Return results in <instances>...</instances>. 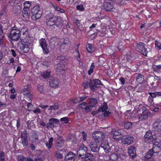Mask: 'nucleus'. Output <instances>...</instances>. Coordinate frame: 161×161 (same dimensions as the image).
Here are the masks:
<instances>
[{
	"label": "nucleus",
	"mask_w": 161,
	"mask_h": 161,
	"mask_svg": "<svg viewBox=\"0 0 161 161\" xmlns=\"http://www.w3.org/2000/svg\"><path fill=\"white\" fill-rule=\"evenodd\" d=\"M89 103L91 106L94 107L97 103V100L95 98H91L89 99Z\"/></svg>",
	"instance_id": "c9c22d12"
},
{
	"label": "nucleus",
	"mask_w": 161,
	"mask_h": 161,
	"mask_svg": "<svg viewBox=\"0 0 161 161\" xmlns=\"http://www.w3.org/2000/svg\"><path fill=\"white\" fill-rule=\"evenodd\" d=\"M55 156L57 158L61 159L63 157V155L58 152L56 151L55 153Z\"/></svg>",
	"instance_id": "603ef678"
},
{
	"label": "nucleus",
	"mask_w": 161,
	"mask_h": 161,
	"mask_svg": "<svg viewBox=\"0 0 161 161\" xmlns=\"http://www.w3.org/2000/svg\"><path fill=\"white\" fill-rule=\"evenodd\" d=\"M53 138L51 137L49 139L48 142H47L46 143V146L48 149H50L52 148L53 145Z\"/></svg>",
	"instance_id": "4c0bfd02"
},
{
	"label": "nucleus",
	"mask_w": 161,
	"mask_h": 161,
	"mask_svg": "<svg viewBox=\"0 0 161 161\" xmlns=\"http://www.w3.org/2000/svg\"><path fill=\"white\" fill-rule=\"evenodd\" d=\"M137 122L131 123L128 121H125L124 124V126L125 128L128 129L130 128L132 126V124L136 123Z\"/></svg>",
	"instance_id": "58836bf2"
},
{
	"label": "nucleus",
	"mask_w": 161,
	"mask_h": 161,
	"mask_svg": "<svg viewBox=\"0 0 161 161\" xmlns=\"http://www.w3.org/2000/svg\"><path fill=\"white\" fill-rule=\"evenodd\" d=\"M95 66L93 63L91 64L90 69L88 71V74L89 75H90L93 73Z\"/></svg>",
	"instance_id": "c03bdc74"
},
{
	"label": "nucleus",
	"mask_w": 161,
	"mask_h": 161,
	"mask_svg": "<svg viewBox=\"0 0 161 161\" xmlns=\"http://www.w3.org/2000/svg\"><path fill=\"white\" fill-rule=\"evenodd\" d=\"M104 9L107 11H110L113 8V2L111 0H106L103 4Z\"/></svg>",
	"instance_id": "9d476101"
},
{
	"label": "nucleus",
	"mask_w": 161,
	"mask_h": 161,
	"mask_svg": "<svg viewBox=\"0 0 161 161\" xmlns=\"http://www.w3.org/2000/svg\"><path fill=\"white\" fill-rule=\"evenodd\" d=\"M148 93L150 95L149 97H151L153 99V98H155L157 97L155 92L154 93L149 92Z\"/></svg>",
	"instance_id": "69168bd1"
},
{
	"label": "nucleus",
	"mask_w": 161,
	"mask_h": 161,
	"mask_svg": "<svg viewBox=\"0 0 161 161\" xmlns=\"http://www.w3.org/2000/svg\"><path fill=\"white\" fill-rule=\"evenodd\" d=\"M90 82H89L88 81H86L84 82L83 86L85 89H87L88 86H89Z\"/></svg>",
	"instance_id": "e2e57ef3"
},
{
	"label": "nucleus",
	"mask_w": 161,
	"mask_h": 161,
	"mask_svg": "<svg viewBox=\"0 0 161 161\" xmlns=\"http://www.w3.org/2000/svg\"><path fill=\"white\" fill-rule=\"evenodd\" d=\"M20 38L21 40H25L26 41H28L30 38L29 35V31L20 34Z\"/></svg>",
	"instance_id": "a878e982"
},
{
	"label": "nucleus",
	"mask_w": 161,
	"mask_h": 161,
	"mask_svg": "<svg viewBox=\"0 0 161 161\" xmlns=\"http://www.w3.org/2000/svg\"><path fill=\"white\" fill-rule=\"evenodd\" d=\"M103 116L105 117H108L109 115L111 114V113L109 111H105L103 112Z\"/></svg>",
	"instance_id": "052dcab7"
},
{
	"label": "nucleus",
	"mask_w": 161,
	"mask_h": 161,
	"mask_svg": "<svg viewBox=\"0 0 161 161\" xmlns=\"http://www.w3.org/2000/svg\"><path fill=\"white\" fill-rule=\"evenodd\" d=\"M152 130L155 134H158L161 131V123L159 119H156L153 123Z\"/></svg>",
	"instance_id": "6e6552de"
},
{
	"label": "nucleus",
	"mask_w": 161,
	"mask_h": 161,
	"mask_svg": "<svg viewBox=\"0 0 161 161\" xmlns=\"http://www.w3.org/2000/svg\"><path fill=\"white\" fill-rule=\"evenodd\" d=\"M86 49L89 53L93 52L95 50V48L93 45L88 44L86 46Z\"/></svg>",
	"instance_id": "a19ab883"
},
{
	"label": "nucleus",
	"mask_w": 161,
	"mask_h": 161,
	"mask_svg": "<svg viewBox=\"0 0 161 161\" xmlns=\"http://www.w3.org/2000/svg\"><path fill=\"white\" fill-rule=\"evenodd\" d=\"M118 156L115 153H112L110 156V159L112 161H115L118 158Z\"/></svg>",
	"instance_id": "a18cd8bd"
},
{
	"label": "nucleus",
	"mask_w": 161,
	"mask_h": 161,
	"mask_svg": "<svg viewBox=\"0 0 161 161\" xmlns=\"http://www.w3.org/2000/svg\"><path fill=\"white\" fill-rule=\"evenodd\" d=\"M123 142L125 144L129 145L133 142V137L128 135H125L123 137Z\"/></svg>",
	"instance_id": "dca6fc26"
},
{
	"label": "nucleus",
	"mask_w": 161,
	"mask_h": 161,
	"mask_svg": "<svg viewBox=\"0 0 161 161\" xmlns=\"http://www.w3.org/2000/svg\"><path fill=\"white\" fill-rule=\"evenodd\" d=\"M56 16H53L47 19L46 23L47 25L50 27H53V28H55Z\"/></svg>",
	"instance_id": "9b49d317"
},
{
	"label": "nucleus",
	"mask_w": 161,
	"mask_h": 161,
	"mask_svg": "<svg viewBox=\"0 0 161 161\" xmlns=\"http://www.w3.org/2000/svg\"><path fill=\"white\" fill-rule=\"evenodd\" d=\"M136 114V113H134L133 112H130V111H127L125 113V115L126 116L128 117V119H133L135 117Z\"/></svg>",
	"instance_id": "cd10ccee"
},
{
	"label": "nucleus",
	"mask_w": 161,
	"mask_h": 161,
	"mask_svg": "<svg viewBox=\"0 0 161 161\" xmlns=\"http://www.w3.org/2000/svg\"><path fill=\"white\" fill-rule=\"evenodd\" d=\"M25 159V158L23 156L20 155L19 156L18 158V161H24Z\"/></svg>",
	"instance_id": "680f3d73"
},
{
	"label": "nucleus",
	"mask_w": 161,
	"mask_h": 161,
	"mask_svg": "<svg viewBox=\"0 0 161 161\" xmlns=\"http://www.w3.org/2000/svg\"><path fill=\"white\" fill-rule=\"evenodd\" d=\"M40 45L42 48L43 53L44 54H47L49 52L48 44L45 39L42 38L39 41Z\"/></svg>",
	"instance_id": "1a4fd4ad"
},
{
	"label": "nucleus",
	"mask_w": 161,
	"mask_h": 161,
	"mask_svg": "<svg viewBox=\"0 0 161 161\" xmlns=\"http://www.w3.org/2000/svg\"><path fill=\"white\" fill-rule=\"evenodd\" d=\"M32 14L31 18L34 20H36L42 16V8L38 4L33 7L31 9Z\"/></svg>",
	"instance_id": "f257e3e1"
},
{
	"label": "nucleus",
	"mask_w": 161,
	"mask_h": 161,
	"mask_svg": "<svg viewBox=\"0 0 161 161\" xmlns=\"http://www.w3.org/2000/svg\"><path fill=\"white\" fill-rule=\"evenodd\" d=\"M57 62H58V63L61 64H64V63L67 61V59L65 58V56H58L57 58Z\"/></svg>",
	"instance_id": "c85d7f7f"
},
{
	"label": "nucleus",
	"mask_w": 161,
	"mask_h": 161,
	"mask_svg": "<svg viewBox=\"0 0 161 161\" xmlns=\"http://www.w3.org/2000/svg\"><path fill=\"white\" fill-rule=\"evenodd\" d=\"M108 107L107 106V104L106 102H104L103 104L102 105L100 106L98 108L100 112L103 113L105 111H107L108 109Z\"/></svg>",
	"instance_id": "c756f323"
},
{
	"label": "nucleus",
	"mask_w": 161,
	"mask_h": 161,
	"mask_svg": "<svg viewBox=\"0 0 161 161\" xmlns=\"http://www.w3.org/2000/svg\"><path fill=\"white\" fill-rule=\"evenodd\" d=\"M128 153L130 156L132 158L136 157V150L135 147L133 146L130 147L128 149Z\"/></svg>",
	"instance_id": "5701e85b"
},
{
	"label": "nucleus",
	"mask_w": 161,
	"mask_h": 161,
	"mask_svg": "<svg viewBox=\"0 0 161 161\" xmlns=\"http://www.w3.org/2000/svg\"><path fill=\"white\" fill-rule=\"evenodd\" d=\"M151 150H153V152L154 153H159L161 150V146H160L159 144L158 146L153 145V148L152 149H151Z\"/></svg>",
	"instance_id": "473e14b6"
},
{
	"label": "nucleus",
	"mask_w": 161,
	"mask_h": 161,
	"mask_svg": "<svg viewBox=\"0 0 161 161\" xmlns=\"http://www.w3.org/2000/svg\"><path fill=\"white\" fill-rule=\"evenodd\" d=\"M155 47L157 49H158L159 50L161 49V44L157 41H155Z\"/></svg>",
	"instance_id": "864d4df0"
},
{
	"label": "nucleus",
	"mask_w": 161,
	"mask_h": 161,
	"mask_svg": "<svg viewBox=\"0 0 161 161\" xmlns=\"http://www.w3.org/2000/svg\"><path fill=\"white\" fill-rule=\"evenodd\" d=\"M134 46L139 52L145 56H147L148 52L144 43L141 42L136 43L134 44Z\"/></svg>",
	"instance_id": "7ed1b4c3"
},
{
	"label": "nucleus",
	"mask_w": 161,
	"mask_h": 161,
	"mask_svg": "<svg viewBox=\"0 0 161 161\" xmlns=\"http://www.w3.org/2000/svg\"><path fill=\"white\" fill-rule=\"evenodd\" d=\"M27 108L29 110H31L33 107V105L30 103H27Z\"/></svg>",
	"instance_id": "0e129e2a"
},
{
	"label": "nucleus",
	"mask_w": 161,
	"mask_h": 161,
	"mask_svg": "<svg viewBox=\"0 0 161 161\" xmlns=\"http://www.w3.org/2000/svg\"><path fill=\"white\" fill-rule=\"evenodd\" d=\"M64 64L58 63L56 68V71L58 74H63L64 72Z\"/></svg>",
	"instance_id": "393cba45"
},
{
	"label": "nucleus",
	"mask_w": 161,
	"mask_h": 161,
	"mask_svg": "<svg viewBox=\"0 0 161 161\" xmlns=\"http://www.w3.org/2000/svg\"><path fill=\"white\" fill-rule=\"evenodd\" d=\"M20 34L22 33H24L25 32H26L29 31V29L25 25L23 26L22 28H21L20 30H19Z\"/></svg>",
	"instance_id": "49530a36"
},
{
	"label": "nucleus",
	"mask_w": 161,
	"mask_h": 161,
	"mask_svg": "<svg viewBox=\"0 0 161 161\" xmlns=\"http://www.w3.org/2000/svg\"><path fill=\"white\" fill-rule=\"evenodd\" d=\"M56 26L61 27L63 25L64 20L62 18L59 16H56Z\"/></svg>",
	"instance_id": "b1692460"
},
{
	"label": "nucleus",
	"mask_w": 161,
	"mask_h": 161,
	"mask_svg": "<svg viewBox=\"0 0 161 161\" xmlns=\"http://www.w3.org/2000/svg\"><path fill=\"white\" fill-rule=\"evenodd\" d=\"M105 137L103 133L100 131L94 132L92 134V138L94 141L99 143L102 141Z\"/></svg>",
	"instance_id": "423d86ee"
},
{
	"label": "nucleus",
	"mask_w": 161,
	"mask_h": 161,
	"mask_svg": "<svg viewBox=\"0 0 161 161\" xmlns=\"http://www.w3.org/2000/svg\"><path fill=\"white\" fill-rule=\"evenodd\" d=\"M58 108V105L57 104H54L53 105L50 106V108L48 109L49 110H50L51 112L52 110H57Z\"/></svg>",
	"instance_id": "09e8293b"
},
{
	"label": "nucleus",
	"mask_w": 161,
	"mask_h": 161,
	"mask_svg": "<svg viewBox=\"0 0 161 161\" xmlns=\"http://www.w3.org/2000/svg\"><path fill=\"white\" fill-rule=\"evenodd\" d=\"M137 56V54L134 52H129L127 54L126 59L127 61H129L131 59L132 60L135 59Z\"/></svg>",
	"instance_id": "4be33fe9"
},
{
	"label": "nucleus",
	"mask_w": 161,
	"mask_h": 161,
	"mask_svg": "<svg viewBox=\"0 0 161 161\" xmlns=\"http://www.w3.org/2000/svg\"><path fill=\"white\" fill-rule=\"evenodd\" d=\"M149 114L150 113L148 110H144L143 111L141 115L139 118V120L140 121L147 119Z\"/></svg>",
	"instance_id": "6ab92c4d"
},
{
	"label": "nucleus",
	"mask_w": 161,
	"mask_h": 161,
	"mask_svg": "<svg viewBox=\"0 0 161 161\" xmlns=\"http://www.w3.org/2000/svg\"><path fill=\"white\" fill-rule=\"evenodd\" d=\"M8 36L12 41H19L20 38V31L18 27L16 26L13 27L11 29L10 33L8 35Z\"/></svg>",
	"instance_id": "f03ea898"
},
{
	"label": "nucleus",
	"mask_w": 161,
	"mask_h": 161,
	"mask_svg": "<svg viewBox=\"0 0 161 161\" xmlns=\"http://www.w3.org/2000/svg\"><path fill=\"white\" fill-rule=\"evenodd\" d=\"M153 143V145L156 146L160 145L161 146V142L160 139L156 137V136H154L151 141Z\"/></svg>",
	"instance_id": "f704fd0d"
},
{
	"label": "nucleus",
	"mask_w": 161,
	"mask_h": 161,
	"mask_svg": "<svg viewBox=\"0 0 161 161\" xmlns=\"http://www.w3.org/2000/svg\"><path fill=\"white\" fill-rule=\"evenodd\" d=\"M29 10H23L22 11V15L24 17L26 18H28L30 14L29 13Z\"/></svg>",
	"instance_id": "37998d69"
},
{
	"label": "nucleus",
	"mask_w": 161,
	"mask_h": 161,
	"mask_svg": "<svg viewBox=\"0 0 161 161\" xmlns=\"http://www.w3.org/2000/svg\"><path fill=\"white\" fill-rule=\"evenodd\" d=\"M64 145V141L61 138L57 139L56 144V148L57 150L62 151L60 148H63Z\"/></svg>",
	"instance_id": "2eb2a0df"
},
{
	"label": "nucleus",
	"mask_w": 161,
	"mask_h": 161,
	"mask_svg": "<svg viewBox=\"0 0 161 161\" xmlns=\"http://www.w3.org/2000/svg\"><path fill=\"white\" fill-rule=\"evenodd\" d=\"M21 143L23 146L27 147L28 145L27 134L24 132L22 133L21 134Z\"/></svg>",
	"instance_id": "ddd939ff"
},
{
	"label": "nucleus",
	"mask_w": 161,
	"mask_h": 161,
	"mask_svg": "<svg viewBox=\"0 0 161 161\" xmlns=\"http://www.w3.org/2000/svg\"><path fill=\"white\" fill-rule=\"evenodd\" d=\"M87 98V96L86 97L83 96L82 97H79V99H79V102H82L84 101L85 99H86Z\"/></svg>",
	"instance_id": "338daca9"
},
{
	"label": "nucleus",
	"mask_w": 161,
	"mask_h": 161,
	"mask_svg": "<svg viewBox=\"0 0 161 161\" xmlns=\"http://www.w3.org/2000/svg\"><path fill=\"white\" fill-rule=\"evenodd\" d=\"M137 82L139 84H141L144 81V76L143 75L140 74H137L136 78Z\"/></svg>",
	"instance_id": "2f4dec72"
},
{
	"label": "nucleus",
	"mask_w": 161,
	"mask_h": 161,
	"mask_svg": "<svg viewBox=\"0 0 161 161\" xmlns=\"http://www.w3.org/2000/svg\"><path fill=\"white\" fill-rule=\"evenodd\" d=\"M100 80L95 79L92 80H90L89 87L92 91L94 92L100 87V86L102 85Z\"/></svg>",
	"instance_id": "20e7f679"
},
{
	"label": "nucleus",
	"mask_w": 161,
	"mask_h": 161,
	"mask_svg": "<svg viewBox=\"0 0 161 161\" xmlns=\"http://www.w3.org/2000/svg\"><path fill=\"white\" fill-rule=\"evenodd\" d=\"M101 147L103 149L106 153H109L110 151V147L108 144V143L107 142H103L101 145Z\"/></svg>",
	"instance_id": "412c9836"
},
{
	"label": "nucleus",
	"mask_w": 161,
	"mask_h": 161,
	"mask_svg": "<svg viewBox=\"0 0 161 161\" xmlns=\"http://www.w3.org/2000/svg\"><path fill=\"white\" fill-rule=\"evenodd\" d=\"M161 69V65H158L155 66V67H154V71H158L160 69Z\"/></svg>",
	"instance_id": "774afa93"
},
{
	"label": "nucleus",
	"mask_w": 161,
	"mask_h": 161,
	"mask_svg": "<svg viewBox=\"0 0 161 161\" xmlns=\"http://www.w3.org/2000/svg\"><path fill=\"white\" fill-rule=\"evenodd\" d=\"M18 47L19 48L21 51L24 53H27L30 50L28 43L26 41L21 40L19 41L18 43Z\"/></svg>",
	"instance_id": "39448f33"
},
{
	"label": "nucleus",
	"mask_w": 161,
	"mask_h": 161,
	"mask_svg": "<svg viewBox=\"0 0 161 161\" xmlns=\"http://www.w3.org/2000/svg\"><path fill=\"white\" fill-rule=\"evenodd\" d=\"M153 153H154L153 152V150H151V149L149 150L146 153L145 156V159H148L151 158Z\"/></svg>",
	"instance_id": "ea45409f"
},
{
	"label": "nucleus",
	"mask_w": 161,
	"mask_h": 161,
	"mask_svg": "<svg viewBox=\"0 0 161 161\" xmlns=\"http://www.w3.org/2000/svg\"><path fill=\"white\" fill-rule=\"evenodd\" d=\"M51 72L49 71H46L44 72L41 73V75L45 79H47L50 77Z\"/></svg>",
	"instance_id": "72a5a7b5"
},
{
	"label": "nucleus",
	"mask_w": 161,
	"mask_h": 161,
	"mask_svg": "<svg viewBox=\"0 0 161 161\" xmlns=\"http://www.w3.org/2000/svg\"><path fill=\"white\" fill-rule=\"evenodd\" d=\"M91 150L94 152H97L98 151L100 147L99 143L95 141H92L89 145Z\"/></svg>",
	"instance_id": "f8f14e48"
},
{
	"label": "nucleus",
	"mask_w": 161,
	"mask_h": 161,
	"mask_svg": "<svg viewBox=\"0 0 161 161\" xmlns=\"http://www.w3.org/2000/svg\"><path fill=\"white\" fill-rule=\"evenodd\" d=\"M154 136H153L151 132L149 131L146 132L144 136V139L146 142H150V141H152Z\"/></svg>",
	"instance_id": "f3484780"
},
{
	"label": "nucleus",
	"mask_w": 161,
	"mask_h": 161,
	"mask_svg": "<svg viewBox=\"0 0 161 161\" xmlns=\"http://www.w3.org/2000/svg\"><path fill=\"white\" fill-rule=\"evenodd\" d=\"M147 106L149 107H155V104L153 103V99L151 97H148V99Z\"/></svg>",
	"instance_id": "e433bc0d"
},
{
	"label": "nucleus",
	"mask_w": 161,
	"mask_h": 161,
	"mask_svg": "<svg viewBox=\"0 0 161 161\" xmlns=\"http://www.w3.org/2000/svg\"><path fill=\"white\" fill-rule=\"evenodd\" d=\"M49 122L51 125L54 126L55 124L58 123L59 122L58 120L55 118H51L49 119Z\"/></svg>",
	"instance_id": "79ce46f5"
},
{
	"label": "nucleus",
	"mask_w": 161,
	"mask_h": 161,
	"mask_svg": "<svg viewBox=\"0 0 161 161\" xmlns=\"http://www.w3.org/2000/svg\"><path fill=\"white\" fill-rule=\"evenodd\" d=\"M5 160L4 153L3 151H0V161H5Z\"/></svg>",
	"instance_id": "8fccbe9b"
},
{
	"label": "nucleus",
	"mask_w": 161,
	"mask_h": 161,
	"mask_svg": "<svg viewBox=\"0 0 161 161\" xmlns=\"http://www.w3.org/2000/svg\"><path fill=\"white\" fill-rule=\"evenodd\" d=\"M31 142H34L38 139V135L36 131H34L31 136Z\"/></svg>",
	"instance_id": "7c9ffc66"
},
{
	"label": "nucleus",
	"mask_w": 161,
	"mask_h": 161,
	"mask_svg": "<svg viewBox=\"0 0 161 161\" xmlns=\"http://www.w3.org/2000/svg\"><path fill=\"white\" fill-rule=\"evenodd\" d=\"M87 151V147L84 145H82L80 147L77 152V154L79 155V160L80 161L82 160L83 158L87 153L86 152Z\"/></svg>",
	"instance_id": "0eeeda50"
},
{
	"label": "nucleus",
	"mask_w": 161,
	"mask_h": 161,
	"mask_svg": "<svg viewBox=\"0 0 161 161\" xmlns=\"http://www.w3.org/2000/svg\"><path fill=\"white\" fill-rule=\"evenodd\" d=\"M92 107L90 105L89 106H86L84 108L86 111V112H88L92 110Z\"/></svg>",
	"instance_id": "6e6d98bb"
},
{
	"label": "nucleus",
	"mask_w": 161,
	"mask_h": 161,
	"mask_svg": "<svg viewBox=\"0 0 161 161\" xmlns=\"http://www.w3.org/2000/svg\"><path fill=\"white\" fill-rule=\"evenodd\" d=\"M93 159V156L92 154L87 153L82 160L80 161H86L88 160L92 161Z\"/></svg>",
	"instance_id": "bb28decb"
},
{
	"label": "nucleus",
	"mask_w": 161,
	"mask_h": 161,
	"mask_svg": "<svg viewBox=\"0 0 161 161\" xmlns=\"http://www.w3.org/2000/svg\"><path fill=\"white\" fill-rule=\"evenodd\" d=\"M60 120L61 121H64L65 123H67L69 121V119L67 117H64L60 119Z\"/></svg>",
	"instance_id": "5fc2aeb1"
},
{
	"label": "nucleus",
	"mask_w": 161,
	"mask_h": 161,
	"mask_svg": "<svg viewBox=\"0 0 161 161\" xmlns=\"http://www.w3.org/2000/svg\"><path fill=\"white\" fill-rule=\"evenodd\" d=\"M42 64L47 67L49 66L51 64V63L47 60H45L42 62Z\"/></svg>",
	"instance_id": "3c124183"
},
{
	"label": "nucleus",
	"mask_w": 161,
	"mask_h": 161,
	"mask_svg": "<svg viewBox=\"0 0 161 161\" xmlns=\"http://www.w3.org/2000/svg\"><path fill=\"white\" fill-rule=\"evenodd\" d=\"M70 42L68 40H65L61 45V47L68 46L70 45Z\"/></svg>",
	"instance_id": "de8ad7c7"
},
{
	"label": "nucleus",
	"mask_w": 161,
	"mask_h": 161,
	"mask_svg": "<svg viewBox=\"0 0 161 161\" xmlns=\"http://www.w3.org/2000/svg\"><path fill=\"white\" fill-rule=\"evenodd\" d=\"M49 83L50 86L52 87H57L58 86L59 81L57 78L50 80Z\"/></svg>",
	"instance_id": "aec40b11"
},
{
	"label": "nucleus",
	"mask_w": 161,
	"mask_h": 161,
	"mask_svg": "<svg viewBox=\"0 0 161 161\" xmlns=\"http://www.w3.org/2000/svg\"><path fill=\"white\" fill-rule=\"evenodd\" d=\"M37 89L39 91L42 92L43 91V86L42 85H38L37 86Z\"/></svg>",
	"instance_id": "bf43d9fd"
},
{
	"label": "nucleus",
	"mask_w": 161,
	"mask_h": 161,
	"mask_svg": "<svg viewBox=\"0 0 161 161\" xmlns=\"http://www.w3.org/2000/svg\"><path fill=\"white\" fill-rule=\"evenodd\" d=\"M76 158V155L71 152L68 153L65 156L64 161H74Z\"/></svg>",
	"instance_id": "4468645a"
},
{
	"label": "nucleus",
	"mask_w": 161,
	"mask_h": 161,
	"mask_svg": "<svg viewBox=\"0 0 161 161\" xmlns=\"http://www.w3.org/2000/svg\"><path fill=\"white\" fill-rule=\"evenodd\" d=\"M112 133L114 134L113 138L114 140L118 141L120 139H121L122 136L121 135L120 130H117L116 131V130H112Z\"/></svg>",
	"instance_id": "a211bd4d"
},
{
	"label": "nucleus",
	"mask_w": 161,
	"mask_h": 161,
	"mask_svg": "<svg viewBox=\"0 0 161 161\" xmlns=\"http://www.w3.org/2000/svg\"><path fill=\"white\" fill-rule=\"evenodd\" d=\"M82 136V138L84 141H86L87 139V134L84 131L82 132L81 133Z\"/></svg>",
	"instance_id": "4d7b16f0"
},
{
	"label": "nucleus",
	"mask_w": 161,
	"mask_h": 161,
	"mask_svg": "<svg viewBox=\"0 0 161 161\" xmlns=\"http://www.w3.org/2000/svg\"><path fill=\"white\" fill-rule=\"evenodd\" d=\"M76 8L77 10H80L81 11L84 10V8L82 5H80L76 6Z\"/></svg>",
	"instance_id": "13d9d810"
}]
</instances>
